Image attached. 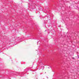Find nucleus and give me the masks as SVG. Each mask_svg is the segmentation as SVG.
<instances>
[{
	"label": "nucleus",
	"instance_id": "nucleus-1",
	"mask_svg": "<svg viewBox=\"0 0 79 79\" xmlns=\"http://www.w3.org/2000/svg\"><path fill=\"white\" fill-rule=\"evenodd\" d=\"M42 68H43V69L44 68V67H43Z\"/></svg>",
	"mask_w": 79,
	"mask_h": 79
},
{
	"label": "nucleus",
	"instance_id": "nucleus-2",
	"mask_svg": "<svg viewBox=\"0 0 79 79\" xmlns=\"http://www.w3.org/2000/svg\"><path fill=\"white\" fill-rule=\"evenodd\" d=\"M73 59H74V58L73 57Z\"/></svg>",
	"mask_w": 79,
	"mask_h": 79
},
{
	"label": "nucleus",
	"instance_id": "nucleus-3",
	"mask_svg": "<svg viewBox=\"0 0 79 79\" xmlns=\"http://www.w3.org/2000/svg\"><path fill=\"white\" fill-rule=\"evenodd\" d=\"M52 67H51V66H50V68H51Z\"/></svg>",
	"mask_w": 79,
	"mask_h": 79
},
{
	"label": "nucleus",
	"instance_id": "nucleus-4",
	"mask_svg": "<svg viewBox=\"0 0 79 79\" xmlns=\"http://www.w3.org/2000/svg\"><path fill=\"white\" fill-rule=\"evenodd\" d=\"M48 68H49V67H48Z\"/></svg>",
	"mask_w": 79,
	"mask_h": 79
},
{
	"label": "nucleus",
	"instance_id": "nucleus-5",
	"mask_svg": "<svg viewBox=\"0 0 79 79\" xmlns=\"http://www.w3.org/2000/svg\"><path fill=\"white\" fill-rule=\"evenodd\" d=\"M45 73H46V72H45Z\"/></svg>",
	"mask_w": 79,
	"mask_h": 79
}]
</instances>
